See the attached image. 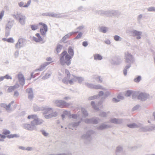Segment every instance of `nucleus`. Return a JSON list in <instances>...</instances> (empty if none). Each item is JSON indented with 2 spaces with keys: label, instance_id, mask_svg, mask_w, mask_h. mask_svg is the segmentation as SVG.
Segmentation results:
<instances>
[{
  "label": "nucleus",
  "instance_id": "f257e3e1",
  "mask_svg": "<svg viewBox=\"0 0 155 155\" xmlns=\"http://www.w3.org/2000/svg\"><path fill=\"white\" fill-rule=\"evenodd\" d=\"M27 118L29 120H32L30 124L25 123L22 124V127L25 129L30 131L36 130L37 129V125L42 124L43 120L38 118L36 114H31L28 115Z\"/></svg>",
  "mask_w": 155,
  "mask_h": 155
},
{
  "label": "nucleus",
  "instance_id": "f03ea898",
  "mask_svg": "<svg viewBox=\"0 0 155 155\" xmlns=\"http://www.w3.org/2000/svg\"><path fill=\"white\" fill-rule=\"evenodd\" d=\"M87 116L88 113L87 111L84 108H82L81 109V112H78L77 114H72L71 117L77 120L80 119L81 120L84 121L86 123H91L92 120L87 118L84 119Z\"/></svg>",
  "mask_w": 155,
  "mask_h": 155
},
{
  "label": "nucleus",
  "instance_id": "7ed1b4c3",
  "mask_svg": "<svg viewBox=\"0 0 155 155\" xmlns=\"http://www.w3.org/2000/svg\"><path fill=\"white\" fill-rule=\"evenodd\" d=\"M71 56H70L66 51H64L60 56V61L62 65L66 64L68 65L71 64Z\"/></svg>",
  "mask_w": 155,
  "mask_h": 155
},
{
  "label": "nucleus",
  "instance_id": "20e7f679",
  "mask_svg": "<svg viewBox=\"0 0 155 155\" xmlns=\"http://www.w3.org/2000/svg\"><path fill=\"white\" fill-rule=\"evenodd\" d=\"M43 113L46 114L44 115V117L46 119L55 117L58 115V113L54 111L53 109L51 107L45 108Z\"/></svg>",
  "mask_w": 155,
  "mask_h": 155
},
{
  "label": "nucleus",
  "instance_id": "39448f33",
  "mask_svg": "<svg viewBox=\"0 0 155 155\" xmlns=\"http://www.w3.org/2000/svg\"><path fill=\"white\" fill-rule=\"evenodd\" d=\"M125 62L127 64L126 65V68L128 69L131 66V64L134 62V59L133 56L128 52L125 53Z\"/></svg>",
  "mask_w": 155,
  "mask_h": 155
},
{
  "label": "nucleus",
  "instance_id": "423d86ee",
  "mask_svg": "<svg viewBox=\"0 0 155 155\" xmlns=\"http://www.w3.org/2000/svg\"><path fill=\"white\" fill-rule=\"evenodd\" d=\"M127 33L130 36L136 37V39H140L142 34L141 31L135 30H128L127 31Z\"/></svg>",
  "mask_w": 155,
  "mask_h": 155
},
{
  "label": "nucleus",
  "instance_id": "0eeeda50",
  "mask_svg": "<svg viewBox=\"0 0 155 155\" xmlns=\"http://www.w3.org/2000/svg\"><path fill=\"white\" fill-rule=\"evenodd\" d=\"M54 103L56 106L61 108H63L64 106H68L71 104V103H67L65 101L60 100H55Z\"/></svg>",
  "mask_w": 155,
  "mask_h": 155
},
{
  "label": "nucleus",
  "instance_id": "6e6552de",
  "mask_svg": "<svg viewBox=\"0 0 155 155\" xmlns=\"http://www.w3.org/2000/svg\"><path fill=\"white\" fill-rule=\"evenodd\" d=\"M94 133V131L92 130H89L86 134L81 136V138L87 141H90L91 139V135L93 134Z\"/></svg>",
  "mask_w": 155,
  "mask_h": 155
},
{
  "label": "nucleus",
  "instance_id": "1a4fd4ad",
  "mask_svg": "<svg viewBox=\"0 0 155 155\" xmlns=\"http://www.w3.org/2000/svg\"><path fill=\"white\" fill-rule=\"evenodd\" d=\"M14 102V101H12L8 104L4 103H1L0 104V106L1 107L4 108L8 112H10L12 111V108L11 106Z\"/></svg>",
  "mask_w": 155,
  "mask_h": 155
},
{
  "label": "nucleus",
  "instance_id": "9d476101",
  "mask_svg": "<svg viewBox=\"0 0 155 155\" xmlns=\"http://www.w3.org/2000/svg\"><path fill=\"white\" fill-rule=\"evenodd\" d=\"M74 77L75 76L72 75L68 78L67 79L66 78H64L62 80V82L67 84H68V83L70 84H73L74 82L76 81V79L74 78Z\"/></svg>",
  "mask_w": 155,
  "mask_h": 155
},
{
  "label": "nucleus",
  "instance_id": "9b49d317",
  "mask_svg": "<svg viewBox=\"0 0 155 155\" xmlns=\"http://www.w3.org/2000/svg\"><path fill=\"white\" fill-rule=\"evenodd\" d=\"M39 24L40 25L43 26V27H41L40 28V31L41 35L43 36L45 35L46 32L48 31V26L47 25L42 22H40Z\"/></svg>",
  "mask_w": 155,
  "mask_h": 155
},
{
  "label": "nucleus",
  "instance_id": "f8f14e48",
  "mask_svg": "<svg viewBox=\"0 0 155 155\" xmlns=\"http://www.w3.org/2000/svg\"><path fill=\"white\" fill-rule=\"evenodd\" d=\"M18 80L20 84L23 86L25 83V79L23 74L19 73L17 75Z\"/></svg>",
  "mask_w": 155,
  "mask_h": 155
},
{
  "label": "nucleus",
  "instance_id": "ddd939ff",
  "mask_svg": "<svg viewBox=\"0 0 155 155\" xmlns=\"http://www.w3.org/2000/svg\"><path fill=\"white\" fill-rule=\"evenodd\" d=\"M51 62H45L41 64L40 67L35 70V71H41L43 70L45 67L48 64H50Z\"/></svg>",
  "mask_w": 155,
  "mask_h": 155
},
{
  "label": "nucleus",
  "instance_id": "4468645a",
  "mask_svg": "<svg viewBox=\"0 0 155 155\" xmlns=\"http://www.w3.org/2000/svg\"><path fill=\"white\" fill-rule=\"evenodd\" d=\"M25 16L22 13L19 16L18 20L20 23L22 25H24L25 24Z\"/></svg>",
  "mask_w": 155,
  "mask_h": 155
},
{
  "label": "nucleus",
  "instance_id": "2eb2a0df",
  "mask_svg": "<svg viewBox=\"0 0 155 155\" xmlns=\"http://www.w3.org/2000/svg\"><path fill=\"white\" fill-rule=\"evenodd\" d=\"M86 85L88 87L95 89H102V87L99 85H94L89 83H86Z\"/></svg>",
  "mask_w": 155,
  "mask_h": 155
},
{
  "label": "nucleus",
  "instance_id": "dca6fc26",
  "mask_svg": "<svg viewBox=\"0 0 155 155\" xmlns=\"http://www.w3.org/2000/svg\"><path fill=\"white\" fill-rule=\"evenodd\" d=\"M19 87V85L18 84V82H17L14 86H11L8 88V91L9 92H11Z\"/></svg>",
  "mask_w": 155,
  "mask_h": 155
},
{
  "label": "nucleus",
  "instance_id": "f3484780",
  "mask_svg": "<svg viewBox=\"0 0 155 155\" xmlns=\"http://www.w3.org/2000/svg\"><path fill=\"white\" fill-rule=\"evenodd\" d=\"M111 127L110 125H107L105 124H102L97 127V129L98 130H103L105 128H110Z\"/></svg>",
  "mask_w": 155,
  "mask_h": 155
},
{
  "label": "nucleus",
  "instance_id": "a211bd4d",
  "mask_svg": "<svg viewBox=\"0 0 155 155\" xmlns=\"http://www.w3.org/2000/svg\"><path fill=\"white\" fill-rule=\"evenodd\" d=\"M127 126L130 128H135V127H142L143 128V129L142 130L145 131L146 130L144 129L143 127L141 124H128Z\"/></svg>",
  "mask_w": 155,
  "mask_h": 155
},
{
  "label": "nucleus",
  "instance_id": "6ab92c4d",
  "mask_svg": "<svg viewBox=\"0 0 155 155\" xmlns=\"http://www.w3.org/2000/svg\"><path fill=\"white\" fill-rule=\"evenodd\" d=\"M148 97V95L145 93H141L138 96V98L139 99L142 101L145 100Z\"/></svg>",
  "mask_w": 155,
  "mask_h": 155
},
{
  "label": "nucleus",
  "instance_id": "aec40b11",
  "mask_svg": "<svg viewBox=\"0 0 155 155\" xmlns=\"http://www.w3.org/2000/svg\"><path fill=\"white\" fill-rule=\"evenodd\" d=\"M110 121L112 123L116 124H120L122 122V120L120 119L111 118L110 120Z\"/></svg>",
  "mask_w": 155,
  "mask_h": 155
},
{
  "label": "nucleus",
  "instance_id": "412c9836",
  "mask_svg": "<svg viewBox=\"0 0 155 155\" xmlns=\"http://www.w3.org/2000/svg\"><path fill=\"white\" fill-rule=\"evenodd\" d=\"M31 0H30L28 2L27 4L25 5H24V3L23 2H20L18 3V4L19 6L20 7L26 8L28 7L29 6L31 3Z\"/></svg>",
  "mask_w": 155,
  "mask_h": 155
},
{
  "label": "nucleus",
  "instance_id": "4be33fe9",
  "mask_svg": "<svg viewBox=\"0 0 155 155\" xmlns=\"http://www.w3.org/2000/svg\"><path fill=\"white\" fill-rule=\"evenodd\" d=\"M18 137L19 136L16 134L9 135L7 136L2 134V135H1V138L3 139H5L6 137H7L8 138H11L14 137Z\"/></svg>",
  "mask_w": 155,
  "mask_h": 155
},
{
  "label": "nucleus",
  "instance_id": "5701e85b",
  "mask_svg": "<svg viewBox=\"0 0 155 155\" xmlns=\"http://www.w3.org/2000/svg\"><path fill=\"white\" fill-rule=\"evenodd\" d=\"M123 147L119 146L117 147L116 149L115 153L116 155H120L119 153L123 152Z\"/></svg>",
  "mask_w": 155,
  "mask_h": 155
},
{
  "label": "nucleus",
  "instance_id": "b1692460",
  "mask_svg": "<svg viewBox=\"0 0 155 155\" xmlns=\"http://www.w3.org/2000/svg\"><path fill=\"white\" fill-rule=\"evenodd\" d=\"M136 93V92L134 91L129 90L125 92V95L126 97H129L132 94L133 95L135 94Z\"/></svg>",
  "mask_w": 155,
  "mask_h": 155
},
{
  "label": "nucleus",
  "instance_id": "393cba45",
  "mask_svg": "<svg viewBox=\"0 0 155 155\" xmlns=\"http://www.w3.org/2000/svg\"><path fill=\"white\" fill-rule=\"evenodd\" d=\"M13 25V22L10 21H8L5 27V29L10 30Z\"/></svg>",
  "mask_w": 155,
  "mask_h": 155
},
{
  "label": "nucleus",
  "instance_id": "a878e982",
  "mask_svg": "<svg viewBox=\"0 0 155 155\" xmlns=\"http://www.w3.org/2000/svg\"><path fill=\"white\" fill-rule=\"evenodd\" d=\"M108 28L104 26H101L99 27V31L101 32L105 33L108 30Z\"/></svg>",
  "mask_w": 155,
  "mask_h": 155
},
{
  "label": "nucleus",
  "instance_id": "bb28decb",
  "mask_svg": "<svg viewBox=\"0 0 155 155\" xmlns=\"http://www.w3.org/2000/svg\"><path fill=\"white\" fill-rule=\"evenodd\" d=\"M78 32H79L78 31H76L75 32H72L68 33V34H67V35L64 36L62 39H67L68 38H69L73 34H74L75 33Z\"/></svg>",
  "mask_w": 155,
  "mask_h": 155
},
{
  "label": "nucleus",
  "instance_id": "cd10ccee",
  "mask_svg": "<svg viewBox=\"0 0 155 155\" xmlns=\"http://www.w3.org/2000/svg\"><path fill=\"white\" fill-rule=\"evenodd\" d=\"M23 39H18L17 43L16 44V47L17 48H20L23 45Z\"/></svg>",
  "mask_w": 155,
  "mask_h": 155
},
{
  "label": "nucleus",
  "instance_id": "c85d7f7f",
  "mask_svg": "<svg viewBox=\"0 0 155 155\" xmlns=\"http://www.w3.org/2000/svg\"><path fill=\"white\" fill-rule=\"evenodd\" d=\"M23 39H18L17 43L16 44V47L17 48H20L23 45Z\"/></svg>",
  "mask_w": 155,
  "mask_h": 155
},
{
  "label": "nucleus",
  "instance_id": "c756f323",
  "mask_svg": "<svg viewBox=\"0 0 155 155\" xmlns=\"http://www.w3.org/2000/svg\"><path fill=\"white\" fill-rule=\"evenodd\" d=\"M34 109L35 111L39 110H43L44 111L45 109H44L42 107H39L37 105L35 104L34 106Z\"/></svg>",
  "mask_w": 155,
  "mask_h": 155
},
{
  "label": "nucleus",
  "instance_id": "7c9ffc66",
  "mask_svg": "<svg viewBox=\"0 0 155 155\" xmlns=\"http://www.w3.org/2000/svg\"><path fill=\"white\" fill-rule=\"evenodd\" d=\"M94 60H101L102 59V56L99 54H96L94 55Z\"/></svg>",
  "mask_w": 155,
  "mask_h": 155
},
{
  "label": "nucleus",
  "instance_id": "2f4dec72",
  "mask_svg": "<svg viewBox=\"0 0 155 155\" xmlns=\"http://www.w3.org/2000/svg\"><path fill=\"white\" fill-rule=\"evenodd\" d=\"M100 121V120L97 118H93L92 119V122L91 123H93L94 124H97Z\"/></svg>",
  "mask_w": 155,
  "mask_h": 155
},
{
  "label": "nucleus",
  "instance_id": "473e14b6",
  "mask_svg": "<svg viewBox=\"0 0 155 155\" xmlns=\"http://www.w3.org/2000/svg\"><path fill=\"white\" fill-rule=\"evenodd\" d=\"M68 52L69 54V55L70 56H71V57L72 58L74 52L73 49L70 47H69L68 48Z\"/></svg>",
  "mask_w": 155,
  "mask_h": 155
},
{
  "label": "nucleus",
  "instance_id": "72a5a7b5",
  "mask_svg": "<svg viewBox=\"0 0 155 155\" xmlns=\"http://www.w3.org/2000/svg\"><path fill=\"white\" fill-rule=\"evenodd\" d=\"M53 12H46L42 14L43 16H49L52 17L53 16Z\"/></svg>",
  "mask_w": 155,
  "mask_h": 155
},
{
  "label": "nucleus",
  "instance_id": "f704fd0d",
  "mask_svg": "<svg viewBox=\"0 0 155 155\" xmlns=\"http://www.w3.org/2000/svg\"><path fill=\"white\" fill-rule=\"evenodd\" d=\"M96 13L100 15H106V11L102 10L96 11Z\"/></svg>",
  "mask_w": 155,
  "mask_h": 155
},
{
  "label": "nucleus",
  "instance_id": "c9c22d12",
  "mask_svg": "<svg viewBox=\"0 0 155 155\" xmlns=\"http://www.w3.org/2000/svg\"><path fill=\"white\" fill-rule=\"evenodd\" d=\"M74 78L76 79V81L78 80L79 83H81L84 80V78L82 77H78L76 76L74 77Z\"/></svg>",
  "mask_w": 155,
  "mask_h": 155
},
{
  "label": "nucleus",
  "instance_id": "e433bc0d",
  "mask_svg": "<svg viewBox=\"0 0 155 155\" xmlns=\"http://www.w3.org/2000/svg\"><path fill=\"white\" fill-rule=\"evenodd\" d=\"M63 47L62 45H58L57 47L56 51L58 53L60 52L61 51Z\"/></svg>",
  "mask_w": 155,
  "mask_h": 155
},
{
  "label": "nucleus",
  "instance_id": "4c0bfd02",
  "mask_svg": "<svg viewBox=\"0 0 155 155\" xmlns=\"http://www.w3.org/2000/svg\"><path fill=\"white\" fill-rule=\"evenodd\" d=\"M141 78L140 76H138L134 79V81L136 83L139 82L141 80Z\"/></svg>",
  "mask_w": 155,
  "mask_h": 155
},
{
  "label": "nucleus",
  "instance_id": "58836bf2",
  "mask_svg": "<svg viewBox=\"0 0 155 155\" xmlns=\"http://www.w3.org/2000/svg\"><path fill=\"white\" fill-rule=\"evenodd\" d=\"M31 28L32 30L35 31L38 29V25H31Z\"/></svg>",
  "mask_w": 155,
  "mask_h": 155
},
{
  "label": "nucleus",
  "instance_id": "ea45409f",
  "mask_svg": "<svg viewBox=\"0 0 155 155\" xmlns=\"http://www.w3.org/2000/svg\"><path fill=\"white\" fill-rule=\"evenodd\" d=\"M112 10L106 11V15L107 16H112Z\"/></svg>",
  "mask_w": 155,
  "mask_h": 155
},
{
  "label": "nucleus",
  "instance_id": "a19ab883",
  "mask_svg": "<svg viewBox=\"0 0 155 155\" xmlns=\"http://www.w3.org/2000/svg\"><path fill=\"white\" fill-rule=\"evenodd\" d=\"M51 73L50 72H48L42 78L43 79H45L48 78L51 74Z\"/></svg>",
  "mask_w": 155,
  "mask_h": 155
},
{
  "label": "nucleus",
  "instance_id": "79ce46f5",
  "mask_svg": "<svg viewBox=\"0 0 155 155\" xmlns=\"http://www.w3.org/2000/svg\"><path fill=\"white\" fill-rule=\"evenodd\" d=\"M10 133V132L9 130L6 129H4L2 130V134L4 135H7L9 134Z\"/></svg>",
  "mask_w": 155,
  "mask_h": 155
},
{
  "label": "nucleus",
  "instance_id": "37998d69",
  "mask_svg": "<svg viewBox=\"0 0 155 155\" xmlns=\"http://www.w3.org/2000/svg\"><path fill=\"white\" fill-rule=\"evenodd\" d=\"M21 13H17L16 14H14L12 16L14 18H15L17 20H18L19 17V16L21 15Z\"/></svg>",
  "mask_w": 155,
  "mask_h": 155
},
{
  "label": "nucleus",
  "instance_id": "c03bdc74",
  "mask_svg": "<svg viewBox=\"0 0 155 155\" xmlns=\"http://www.w3.org/2000/svg\"><path fill=\"white\" fill-rule=\"evenodd\" d=\"M61 14H54L53 13L52 17L57 18H61Z\"/></svg>",
  "mask_w": 155,
  "mask_h": 155
},
{
  "label": "nucleus",
  "instance_id": "a18cd8bd",
  "mask_svg": "<svg viewBox=\"0 0 155 155\" xmlns=\"http://www.w3.org/2000/svg\"><path fill=\"white\" fill-rule=\"evenodd\" d=\"M41 133L45 137H47L49 135V134L48 133L46 132V131L45 130H42L41 131Z\"/></svg>",
  "mask_w": 155,
  "mask_h": 155
},
{
  "label": "nucleus",
  "instance_id": "49530a36",
  "mask_svg": "<svg viewBox=\"0 0 155 155\" xmlns=\"http://www.w3.org/2000/svg\"><path fill=\"white\" fill-rule=\"evenodd\" d=\"M147 11L148 12H155V7H150L147 8Z\"/></svg>",
  "mask_w": 155,
  "mask_h": 155
},
{
  "label": "nucleus",
  "instance_id": "de8ad7c7",
  "mask_svg": "<svg viewBox=\"0 0 155 155\" xmlns=\"http://www.w3.org/2000/svg\"><path fill=\"white\" fill-rule=\"evenodd\" d=\"M94 78L97 80L98 82H102V79L100 76H95Z\"/></svg>",
  "mask_w": 155,
  "mask_h": 155
},
{
  "label": "nucleus",
  "instance_id": "09e8293b",
  "mask_svg": "<svg viewBox=\"0 0 155 155\" xmlns=\"http://www.w3.org/2000/svg\"><path fill=\"white\" fill-rule=\"evenodd\" d=\"M82 33L81 32H80L78 33V35L76 36V37H75L74 39H79L82 37Z\"/></svg>",
  "mask_w": 155,
  "mask_h": 155
},
{
  "label": "nucleus",
  "instance_id": "8fccbe9b",
  "mask_svg": "<svg viewBox=\"0 0 155 155\" xmlns=\"http://www.w3.org/2000/svg\"><path fill=\"white\" fill-rule=\"evenodd\" d=\"M10 30L5 29V35L7 38L9 35Z\"/></svg>",
  "mask_w": 155,
  "mask_h": 155
},
{
  "label": "nucleus",
  "instance_id": "3c124183",
  "mask_svg": "<svg viewBox=\"0 0 155 155\" xmlns=\"http://www.w3.org/2000/svg\"><path fill=\"white\" fill-rule=\"evenodd\" d=\"M28 97L29 99H31L34 97L33 92L28 94Z\"/></svg>",
  "mask_w": 155,
  "mask_h": 155
},
{
  "label": "nucleus",
  "instance_id": "603ef678",
  "mask_svg": "<svg viewBox=\"0 0 155 155\" xmlns=\"http://www.w3.org/2000/svg\"><path fill=\"white\" fill-rule=\"evenodd\" d=\"M97 95H94L88 98V100H91L97 98Z\"/></svg>",
  "mask_w": 155,
  "mask_h": 155
},
{
  "label": "nucleus",
  "instance_id": "864d4df0",
  "mask_svg": "<svg viewBox=\"0 0 155 155\" xmlns=\"http://www.w3.org/2000/svg\"><path fill=\"white\" fill-rule=\"evenodd\" d=\"M34 150L33 148L32 147H26L25 150L28 151H32Z\"/></svg>",
  "mask_w": 155,
  "mask_h": 155
},
{
  "label": "nucleus",
  "instance_id": "5fc2aeb1",
  "mask_svg": "<svg viewBox=\"0 0 155 155\" xmlns=\"http://www.w3.org/2000/svg\"><path fill=\"white\" fill-rule=\"evenodd\" d=\"M78 11H85V10L84 8V7L83 6H80L78 8Z\"/></svg>",
  "mask_w": 155,
  "mask_h": 155
},
{
  "label": "nucleus",
  "instance_id": "6e6d98bb",
  "mask_svg": "<svg viewBox=\"0 0 155 155\" xmlns=\"http://www.w3.org/2000/svg\"><path fill=\"white\" fill-rule=\"evenodd\" d=\"M43 39H33L34 41L37 43H42L44 42L43 41Z\"/></svg>",
  "mask_w": 155,
  "mask_h": 155
},
{
  "label": "nucleus",
  "instance_id": "4d7b16f0",
  "mask_svg": "<svg viewBox=\"0 0 155 155\" xmlns=\"http://www.w3.org/2000/svg\"><path fill=\"white\" fill-rule=\"evenodd\" d=\"M80 122V121H78L77 122H75L74 124H72L71 125L74 128V127H76L77 126H78Z\"/></svg>",
  "mask_w": 155,
  "mask_h": 155
},
{
  "label": "nucleus",
  "instance_id": "13d9d810",
  "mask_svg": "<svg viewBox=\"0 0 155 155\" xmlns=\"http://www.w3.org/2000/svg\"><path fill=\"white\" fill-rule=\"evenodd\" d=\"M26 91L27 92V93H28V94H29L32 92L33 91L32 88H29L26 89Z\"/></svg>",
  "mask_w": 155,
  "mask_h": 155
},
{
  "label": "nucleus",
  "instance_id": "bf43d9fd",
  "mask_svg": "<svg viewBox=\"0 0 155 155\" xmlns=\"http://www.w3.org/2000/svg\"><path fill=\"white\" fill-rule=\"evenodd\" d=\"M91 104L93 107L95 109H97V107L95 106L94 102L93 101H92L91 102Z\"/></svg>",
  "mask_w": 155,
  "mask_h": 155
},
{
  "label": "nucleus",
  "instance_id": "052dcab7",
  "mask_svg": "<svg viewBox=\"0 0 155 155\" xmlns=\"http://www.w3.org/2000/svg\"><path fill=\"white\" fill-rule=\"evenodd\" d=\"M65 73L67 75V76H66V77H65V78H66L67 79L71 77V76H70V73L69 71L67 70H66Z\"/></svg>",
  "mask_w": 155,
  "mask_h": 155
},
{
  "label": "nucleus",
  "instance_id": "680f3d73",
  "mask_svg": "<svg viewBox=\"0 0 155 155\" xmlns=\"http://www.w3.org/2000/svg\"><path fill=\"white\" fill-rule=\"evenodd\" d=\"M117 98L119 100H120V99L123 100L124 99V97L122 94H120L118 95L117 97Z\"/></svg>",
  "mask_w": 155,
  "mask_h": 155
},
{
  "label": "nucleus",
  "instance_id": "e2e57ef3",
  "mask_svg": "<svg viewBox=\"0 0 155 155\" xmlns=\"http://www.w3.org/2000/svg\"><path fill=\"white\" fill-rule=\"evenodd\" d=\"M100 115L102 117H105L106 116L107 114L105 112H101Z\"/></svg>",
  "mask_w": 155,
  "mask_h": 155
},
{
  "label": "nucleus",
  "instance_id": "0e129e2a",
  "mask_svg": "<svg viewBox=\"0 0 155 155\" xmlns=\"http://www.w3.org/2000/svg\"><path fill=\"white\" fill-rule=\"evenodd\" d=\"M4 76L5 77V79H12V77L8 74H7Z\"/></svg>",
  "mask_w": 155,
  "mask_h": 155
},
{
  "label": "nucleus",
  "instance_id": "69168bd1",
  "mask_svg": "<svg viewBox=\"0 0 155 155\" xmlns=\"http://www.w3.org/2000/svg\"><path fill=\"white\" fill-rule=\"evenodd\" d=\"M84 27V25H81L78 27L76 29V30H81L83 29Z\"/></svg>",
  "mask_w": 155,
  "mask_h": 155
},
{
  "label": "nucleus",
  "instance_id": "338daca9",
  "mask_svg": "<svg viewBox=\"0 0 155 155\" xmlns=\"http://www.w3.org/2000/svg\"><path fill=\"white\" fill-rule=\"evenodd\" d=\"M115 16L118 17L120 14V12L118 10H115Z\"/></svg>",
  "mask_w": 155,
  "mask_h": 155
},
{
  "label": "nucleus",
  "instance_id": "774afa93",
  "mask_svg": "<svg viewBox=\"0 0 155 155\" xmlns=\"http://www.w3.org/2000/svg\"><path fill=\"white\" fill-rule=\"evenodd\" d=\"M142 17L143 15L142 14H140L138 16L137 19L138 22H139L140 21L141 19L142 18Z\"/></svg>",
  "mask_w": 155,
  "mask_h": 155
}]
</instances>
